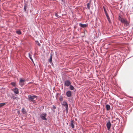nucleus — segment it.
<instances>
[{
    "label": "nucleus",
    "mask_w": 133,
    "mask_h": 133,
    "mask_svg": "<svg viewBox=\"0 0 133 133\" xmlns=\"http://www.w3.org/2000/svg\"><path fill=\"white\" fill-rule=\"evenodd\" d=\"M90 3H88L87 4V8L89 9H90Z\"/></svg>",
    "instance_id": "nucleus-19"
},
{
    "label": "nucleus",
    "mask_w": 133,
    "mask_h": 133,
    "mask_svg": "<svg viewBox=\"0 0 133 133\" xmlns=\"http://www.w3.org/2000/svg\"><path fill=\"white\" fill-rule=\"evenodd\" d=\"M123 18H122L120 16H119V17H118V19L120 21H121V20H122V19H123Z\"/></svg>",
    "instance_id": "nucleus-22"
},
{
    "label": "nucleus",
    "mask_w": 133,
    "mask_h": 133,
    "mask_svg": "<svg viewBox=\"0 0 133 133\" xmlns=\"http://www.w3.org/2000/svg\"><path fill=\"white\" fill-rule=\"evenodd\" d=\"M22 112L23 114H25L26 113V110L24 108H22Z\"/></svg>",
    "instance_id": "nucleus-14"
},
{
    "label": "nucleus",
    "mask_w": 133,
    "mask_h": 133,
    "mask_svg": "<svg viewBox=\"0 0 133 133\" xmlns=\"http://www.w3.org/2000/svg\"><path fill=\"white\" fill-rule=\"evenodd\" d=\"M62 105H63L64 107H65V108H66V109L67 110L68 108V103L66 101H64L62 103Z\"/></svg>",
    "instance_id": "nucleus-6"
},
{
    "label": "nucleus",
    "mask_w": 133,
    "mask_h": 133,
    "mask_svg": "<svg viewBox=\"0 0 133 133\" xmlns=\"http://www.w3.org/2000/svg\"><path fill=\"white\" fill-rule=\"evenodd\" d=\"M25 81V80L21 78L19 80V84L21 87H22L24 85V82Z\"/></svg>",
    "instance_id": "nucleus-3"
},
{
    "label": "nucleus",
    "mask_w": 133,
    "mask_h": 133,
    "mask_svg": "<svg viewBox=\"0 0 133 133\" xmlns=\"http://www.w3.org/2000/svg\"><path fill=\"white\" fill-rule=\"evenodd\" d=\"M31 54H32V52H31Z\"/></svg>",
    "instance_id": "nucleus-35"
},
{
    "label": "nucleus",
    "mask_w": 133,
    "mask_h": 133,
    "mask_svg": "<svg viewBox=\"0 0 133 133\" xmlns=\"http://www.w3.org/2000/svg\"><path fill=\"white\" fill-rule=\"evenodd\" d=\"M74 121L73 120H71L70 121V125L72 129L74 128Z\"/></svg>",
    "instance_id": "nucleus-10"
},
{
    "label": "nucleus",
    "mask_w": 133,
    "mask_h": 133,
    "mask_svg": "<svg viewBox=\"0 0 133 133\" xmlns=\"http://www.w3.org/2000/svg\"><path fill=\"white\" fill-rule=\"evenodd\" d=\"M90 13L91 14H92V12L91 11L90 12Z\"/></svg>",
    "instance_id": "nucleus-36"
},
{
    "label": "nucleus",
    "mask_w": 133,
    "mask_h": 133,
    "mask_svg": "<svg viewBox=\"0 0 133 133\" xmlns=\"http://www.w3.org/2000/svg\"><path fill=\"white\" fill-rule=\"evenodd\" d=\"M79 25L80 26L84 28L88 26L87 24H83L81 23H79Z\"/></svg>",
    "instance_id": "nucleus-8"
},
{
    "label": "nucleus",
    "mask_w": 133,
    "mask_h": 133,
    "mask_svg": "<svg viewBox=\"0 0 133 133\" xmlns=\"http://www.w3.org/2000/svg\"><path fill=\"white\" fill-rule=\"evenodd\" d=\"M104 11L105 12H105H107L106 11V9H105V8L104 7H103Z\"/></svg>",
    "instance_id": "nucleus-28"
},
{
    "label": "nucleus",
    "mask_w": 133,
    "mask_h": 133,
    "mask_svg": "<svg viewBox=\"0 0 133 133\" xmlns=\"http://www.w3.org/2000/svg\"><path fill=\"white\" fill-rule=\"evenodd\" d=\"M36 42L37 43V45L39 46H40V45H41V44H40L39 43V42H38V41H36Z\"/></svg>",
    "instance_id": "nucleus-24"
},
{
    "label": "nucleus",
    "mask_w": 133,
    "mask_h": 133,
    "mask_svg": "<svg viewBox=\"0 0 133 133\" xmlns=\"http://www.w3.org/2000/svg\"><path fill=\"white\" fill-rule=\"evenodd\" d=\"M28 55H29V58H30V57H31V55H30V53H29Z\"/></svg>",
    "instance_id": "nucleus-26"
},
{
    "label": "nucleus",
    "mask_w": 133,
    "mask_h": 133,
    "mask_svg": "<svg viewBox=\"0 0 133 133\" xmlns=\"http://www.w3.org/2000/svg\"><path fill=\"white\" fill-rule=\"evenodd\" d=\"M55 16L57 17H58V15L57 13L55 14Z\"/></svg>",
    "instance_id": "nucleus-29"
},
{
    "label": "nucleus",
    "mask_w": 133,
    "mask_h": 133,
    "mask_svg": "<svg viewBox=\"0 0 133 133\" xmlns=\"http://www.w3.org/2000/svg\"><path fill=\"white\" fill-rule=\"evenodd\" d=\"M105 15H106V17H107L109 16L107 12H105Z\"/></svg>",
    "instance_id": "nucleus-30"
},
{
    "label": "nucleus",
    "mask_w": 133,
    "mask_h": 133,
    "mask_svg": "<svg viewBox=\"0 0 133 133\" xmlns=\"http://www.w3.org/2000/svg\"><path fill=\"white\" fill-rule=\"evenodd\" d=\"M46 113H43L41 114L40 117L42 120H46L47 119L46 118Z\"/></svg>",
    "instance_id": "nucleus-1"
},
{
    "label": "nucleus",
    "mask_w": 133,
    "mask_h": 133,
    "mask_svg": "<svg viewBox=\"0 0 133 133\" xmlns=\"http://www.w3.org/2000/svg\"><path fill=\"white\" fill-rule=\"evenodd\" d=\"M71 82L69 80H66L64 81V85L68 87L71 84Z\"/></svg>",
    "instance_id": "nucleus-4"
},
{
    "label": "nucleus",
    "mask_w": 133,
    "mask_h": 133,
    "mask_svg": "<svg viewBox=\"0 0 133 133\" xmlns=\"http://www.w3.org/2000/svg\"><path fill=\"white\" fill-rule=\"evenodd\" d=\"M17 112V113H18V114H19V113H20V111H18Z\"/></svg>",
    "instance_id": "nucleus-33"
},
{
    "label": "nucleus",
    "mask_w": 133,
    "mask_h": 133,
    "mask_svg": "<svg viewBox=\"0 0 133 133\" xmlns=\"http://www.w3.org/2000/svg\"><path fill=\"white\" fill-rule=\"evenodd\" d=\"M6 104L5 103H0V108L4 106Z\"/></svg>",
    "instance_id": "nucleus-18"
},
{
    "label": "nucleus",
    "mask_w": 133,
    "mask_h": 133,
    "mask_svg": "<svg viewBox=\"0 0 133 133\" xmlns=\"http://www.w3.org/2000/svg\"><path fill=\"white\" fill-rule=\"evenodd\" d=\"M16 33L18 35H20L22 33L20 30L17 31Z\"/></svg>",
    "instance_id": "nucleus-17"
},
{
    "label": "nucleus",
    "mask_w": 133,
    "mask_h": 133,
    "mask_svg": "<svg viewBox=\"0 0 133 133\" xmlns=\"http://www.w3.org/2000/svg\"><path fill=\"white\" fill-rule=\"evenodd\" d=\"M66 95L67 97H70L72 96V92L70 91H68L66 92Z\"/></svg>",
    "instance_id": "nucleus-5"
},
{
    "label": "nucleus",
    "mask_w": 133,
    "mask_h": 133,
    "mask_svg": "<svg viewBox=\"0 0 133 133\" xmlns=\"http://www.w3.org/2000/svg\"><path fill=\"white\" fill-rule=\"evenodd\" d=\"M53 108L54 109H55L56 108V107H55L54 105L53 106Z\"/></svg>",
    "instance_id": "nucleus-32"
},
{
    "label": "nucleus",
    "mask_w": 133,
    "mask_h": 133,
    "mask_svg": "<svg viewBox=\"0 0 133 133\" xmlns=\"http://www.w3.org/2000/svg\"><path fill=\"white\" fill-rule=\"evenodd\" d=\"M52 54H50V58L49 61V62L50 63H52Z\"/></svg>",
    "instance_id": "nucleus-12"
},
{
    "label": "nucleus",
    "mask_w": 133,
    "mask_h": 133,
    "mask_svg": "<svg viewBox=\"0 0 133 133\" xmlns=\"http://www.w3.org/2000/svg\"><path fill=\"white\" fill-rule=\"evenodd\" d=\"M13 91H14V93L16 94H18L19 93L18 89L17 88H15L14 89H13Z\"/></svg>",
    "instance_id": "nucleus-11"
},
{
    "label": "nucleus",
    "mask_w": 133,
    "mask_h": 133,
    "mask_svg": "<svg viewBox=\"0 0 133 133\" xmlns=\"http://www.w3.org/2000/svg\"><path fill=\"white\" fill-rule=\"evenodd\" d=\"M111 124L110 121H109L106 124V126L108 130L110 129Z\"/></svg>",
    "instance_id": "nucleus-7"
},
{
    "label": "nucleus",
    "mask_w": 133,
    "mask_h": 133,
    "mask_svg": "<svg viewBox=\"0 0 133 133\" xmlns=\"http://www.w3.org/2000/svg\"><path fill=\"white\" fill-rule=\"evenodd\" d=\"M30 59L31 60V61H32V62L34 63V61H33V59H32V57H30Z\"/></svg>",
    "instance_id": "nucleus-27"
},
{
    "label": "nucleus",
    "mask_w": 133,
    "mask_h": 133,
    "mask_svg": "<svg viewBox=\"0 0 133 133\" xmlns=\"http://www.w3.org/2000/svg\"><path fill=\"white\" fill-rule=\"evenodd\" d=\"M11 84L13 86H15L16 85V83L14 82H12L11 83Z\"/></svg>",
    "instance_id": "nucleus-20"
},
{
    "label": "nucleus",
    "mask_w": 133,
    "mask_h": 133,
    "mask_svg": "<svg viewBox=\"0 0 133 133\" xmlns=\"http://www.w3.org/2000/svg\"><path fill=\"white\" fill-rule=\"evenodd\" d=\"M124 27L126 28L129 26V23L127 21L124 23Z\"/></svg>",
    "instance_id": "nucleus-9"
},
{
    "label": "nucleus",
    "mask_w": 133,
    "mask_h": 133,
    "mask_svg": "<svg viewBox=\"0 0 133 133\" xmlns=\"http://www.w3.org/2000/svg\"><path fill=\"white\" fill-rule=\"evenodd\" d=\"M107 18L109 23H110L111 22V21L109 17V16H108L107 17Z\"/></svg>",
    "instance_id": "nucleus-21"
},
{
    "label": "nucleus",
    "mask_w": 133,
    "mask_h": 133,
    "mask_svg": "<svg viewBox=\"0 0 133 133\" xmlns=\"http://www.w3.org/2000/svg\"><path fill=\"white\" fill-rule=\"evenodd\" d=\"M106 108L107 110H109L110 109V106L108 104L106 105Z\"/></svg>",
    "instance_id": "nucleus-15"
},
{
    "label": "nucleus",
    "mask_w": 133,
    "mask_h": 133,
    "mask_svg": "<svg viewBox=\"0 0 133 133\" xmlns=\"http://www.w3.org/2000/svg\"><path fill=\"white\" fill-rule=\"evenodd\" d=\"M127 21L126 19H124V18H123V19H122V20H121V21L122 23H125Z\"/></svg>",
    "instance_id": "nucleus-16"
},
{
    "label": "nucleus",
    "mask_w": 133,
    "mask_h": 133,
    "mask_svg": "<svg viewBox=\"0 0 133 133\" xmlns=\"http://www.w3.org/2000/svg\"><path fill=\"white\" fill-rule=\"evenodd\" d=\"M69 86V89L71 90H73L74 89H75L74 86L72 85H71V84Z\"/></svg>",
    "instance_id": "nucleus-13"
},
{
    "label": "nucleus",
    "mask_w": 133,
    "mask_h": 133,
    "mask_svg": "<svg viewBox=\"0 0 133 133\" xmlns=\"http://www.w3.org/2000/svg\"><path fill=\"white\" fill-rule=\"evenodd\" d=\"M27 6L26 5H25L24 6V10L25 11H26V8Z\"/></svg>",
    "instance_id": "nucleus-25"
},
{
    "label": "nucleus",
    "mask_w": 133,
    "mask_h": 133,
    "mask_svg": "<svg viewBox=\"0 0 133 133\" xmlns=\"http://www.w3.org/2000/svg\"><path fill=\"white\" fill-rule=\"evenodd\" d=\"M37 96H36L34 95L33 96L28 95V99L30 101H33V100L35 98H37Z\"/></svg>",
    "instance_id": "nucleus-2"
},
{
    "label": "nucleus",
    "mask_w": 133,
    "mask_h": 133,
    "mask_svg": "<svg viewBox=\"0 0 133 133\" xmlns=\"http://www.w3.org/2000/svg\"><path fill=\"white\" fill-rule=\"evenodd\" d=\"M68 109H69L68 108L67 110L66 109V108H65V110H66V113H68Z\"/></svg>",
    "instance_id": "nucleus-31"
},
{
    "label": "nucleus",
    "mask_w": 133,
    "mask_h": 133,
    "mask_svg": "<svg viewBox=\"0 0 133 133\" xmlns=\"http://www.w3.org/2000/svg\"><path fill=\"white\" fill-rule=\"evenodd\" d=\"M59 99L61 101H62L63 100V98L62 96H61L59 98Z\"/></svg>",
    "instance_id": "nucleus-23"
},
{
    "label": "nucleus",
    "mask_w": 133,
    "mask_h": 133,
    "mask_svg": "<svg viewBox=\"0 0 133 133\" xmlns=\"http://www.w3.org/2000/svg\"><path fill=\"white\" fill-rule=\"evenodd\" d=\"M12 98H14V99H15V98H15V97H12Z\"/></svg>",
    "instance_id": "nucleus-34"
}]
</instances>
